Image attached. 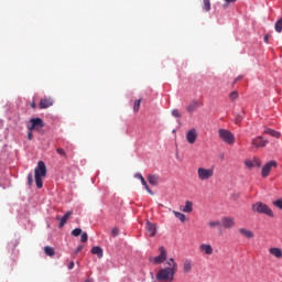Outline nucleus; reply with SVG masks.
Listing matches in <instances>:
<instances>
[{
  "label": "nucleus",
  "mask_w": 282,
  "mask_h": 282,
  "mask_svg": "<svg viewBox=\"0 0 282 282\" xmlns=\"http://www.w3.org/2000/svg\"><path fill=\"white\" fill-rule=\"evenodd\" d=\"M72 212H67L66 214H64V216L61 218L59 220V228H63V226H65V224H67V220L69 219V217H72Z\"/></svg>",
  "instance_id": "nucleus-22"
},
{
  "label": "nucleus",
  "mask_w": 282,
  "mask_h": 282,
  "mask_svg": "<svg viewBox=\"0 0 282 282\" xmlns=\"http://www.w3.org/2000/svg\"><path fill=\"white\" fill-rule=\"evenodd\" d=\"M134 177H135L137 180H140L142 186H144V188H145V191L149 193V195H153V191H151V188L149 187V184H147V180H144V176H142V174L137 173V174L134 175Z\"/></svg>",
  "instance_id": "nucleus-18"
},
{
  "label": "nucleus",
  "mask_w": 282,
  "mask_h": 282,
  "mask_svg": "<svg viewBox=\"0 0 282 282\" xmlns=\"http://www.w3.org/2000/svg\"><path fill=\"white\" fill-rule=\"evenodd\" d=\"M173 213H174L175 217L177 219H180V221H183V223L186 221V215H184V214H182L180 212H176V210H173Z\"/></svg>",
  "instance_id": "nucleus-27"
},
{
  "label": "nucleus",
  "mask_w": 282,
  "mask_h": 282,
  "mask_svg": "<svg viewBox=\"0 0 282 282\" xmlns=\"http://www.w3.org/2000/svg\"><path fill=\"white\" fill-rule=\"evenodd\" d=\"M198 250L204 256L210 257L215 250L213 249V246L210 243H200L198 247Z\"/></svg>",
  "instance_id": "nucleus-8"
},
{
  "label": "nucleus",
  "mask_w": 282,
  "mask_h": 282,
  "mask_svg": "<svg viewBox=\"0 0 282 282\" xmlns=\"http://www.w3.org/2000/svg\"><path fill=\"white\" fill-rule=\"evenodd\" d=\"M264 43H270V35H269V34H267V35L264 36Z\"/></svg>",
  "instance_id": "nucleus-42"
},
{
  "label": "nucleus",
  "mask_w": 282,
  "mask_h": 282,
  "mask_svg": "<svg viewBox=\"0 0 282 282\" xmlns=\"http://www.w3.org/2000/svg\"><path fill=\"white\" fill-rule=\"evenodd\" d=\"M47 175V166L45 162L39 161L37 166L34 169V178L37 188L43 186V177Z\"/></svg>",
  "instance_id": "nucleus-2"
},
{
  "label": "nucleus",
  "mask_w": 282,
  "mask_h": 282,
  "mask_svg": "<svg viewBox=\"0 0 282 282\" xmlns=\"http://www.w3.org/2000/svg\"><path fill=\"white\" fill-rule=\"evenodd\" d=\"M209 228H219L221 226V221L219 220H212L208 223Z\"/></svg>",
  "instance_id": "nucleus-30"
},
{
  "label": "nucleus",
  "mask_w": 282,
  "mask_h": 282,
  "mask_svg": "<svg viewBox=\"0 0 282 282\" xmlns=\"http://www.w3.org/2000/svg\"><path fill=\"white\" fill-rule=\"evenodd\" d=\"M141 102H142V99H138V100L134 101V104H133V111H134V113H138L140 111Z\"/></svg>",
  "instance_id": "nucleus-29"
},
{
  "label": "nucleus",
  "mask_w": 282,
  "mask_h": 282,
  "mask_svg": "<svg viewBox=\"0 0 282 282\" xmlns=\"http://www.w3.org/2000/svg\"><path fill=\"white\" fill-rule=\"evenodd\" d=\"M172 116H173L174 118H182V112H180L178 109H173V110H172Z\"/></svg>",
  "instance_id": "nucleus-35"
},
{
  "label": "nucleus",
  "mask_w": 282,
  "mask_h": 282,
  "mask_svg": "<svg viewBox=\"0 0 282 282\" xmlns=\"http://www.w3.org/2000/svg\"><path fill=\"white\" fill-rule=\"evenodd\" d=\"M200 106H202V102H199V100L197 99H194L186 106L185 109L187 113H193L194 111H197V109H199Z\"/></svg>",
  "instance_id": "nucleus-13"
},
{
  "label": "nucleus",
  "mask_w": 282,
  "mask_h": 282,
  "mask_svg": "<svg viewBox=\"0 0 282 282\" xmlns=\"http://www.w3.org/2000/svg\"><path fill=\"white\" fill-rule=\"evenodd\" d=\"M44 252H45V254H46L47 257H54V254L56 253V252L54 251V248H52V247H50V246H46V247L44 248Z\"/></svg>",
  "instance_id": "nucleus-26"
},
{
  "label": "nucleus",
  "mask_w": 282,
  "mask_h": 282,
  "mask_svg": "<svg viewBox=\"0 0 282 282\" xmlns=\"http://www.w3.org/2000/svg\"><path fill=\"white\" fill-rule=\"evenodd\" d=\"M203 10L205 12H210V0H203Z\"/></svg>",
  "instance_id": "nucleus-28"
},
{
  "label": "nucleus",
  "mask_w": 282,
  "mask_h": 282,
  "mask_svg": "<svg viewBox=\"0 0 282 282\" xmlns=\"http://www.w3.org/2000/svg\"><path fill=\"white\" fill-rule=\"evenodd\" d=\"M31 108L36 109V102L35 101L31 102Z\"/></svg>",
  "instance_id": "nucleus-46"
},
{
  "label": "nucleus",
  "mask_w": 282,
  "mask_h": 282,
  "mask_svg": "<svg viewBox=\"0 0 282 282\" xmlns=\"http://www.w3.org/2000/svg\"><path fill=\"white\" fill-rule=\"evenodd\" d=\"M253 213H259V215H267L268 217H274V212L264 203L258 202L252 205Z\"/></svg>",
  "instance_id": "nucleus-4"
},
{
  "label": "nucleus",
  "mask_w": 282,
  "mask_h": 282,
  "mask_svg": "<svg viewBox=\"0 0 282 282\" xmlns=\"http://www.w3.org/2000/svg\"><path fill=\"white\" fill-rule=\"evenodd\" d=\"M88 239H89V236L87 235V232L82 234V238H80L82 243H87Z\"/></svg>",
  "instance_id": "nucleus-36"
},
{
  "label": "nucleus",
  "mask_w": 282,
  "mask_h": 282,
  "mask_svg": "<svg viewBox=\"0 0 282 282\" xmlns=\"http://www.w3.org/2000/svg\"><path fill=\"white\" fill-rule=\"evenodd\" d=\"M273 206H275V208H279L280 210H282V199L279 198L276 200H273Z\"/></svg>",
  "instance_id": "nucleus-34"
},
{
  "label": "nucleus",
  "mask_w": 282,
  "mask_h": 282,
  "mask_svg": "<svg viewBox=\"0 0 282 282\" xmlns=\"http://www.w3.org/2000/svg\"><path fill=\"white\" fill-rule=\"evenodd\" d=\"M165 268L160 269L156 273V281L159 282H173L175 281V274H177V262H175V259L170 258L165 262Z\"/></svg>",
  "instance_id": "nucleus-1"
},
{
  "label": "nucleus",
  "mask_w": 282,
  "mask_h": 282,
  "mask_svg": "<svg viewBox=\"0 0 282 282\" xmlns=\"http://www.w3.org/2000/svg\"><path fill=\"white\" fill-rule=\"evenodd\" d=\"M183 272L184 274H191V272H193V260L191 259L184 260Z\"/></svg>",
  "instance_id": "nucleus-19"
},
{
  "label": "nucleus",
  "mask_w": 282,
  "mask_h": 282,
  "mask_svg": "<svg viewBox=\"0 0 282 282\" xmlns=\"http://www.w3.org/2000/svg\"><path fill=\"white\" fill-rule=\"evenodd\" d=\"M145 228L148 232H150V237H155V235H158V225L148 220L145 224Z\"/></svg>",
  "instance_id": "nucleus-17"
},
{
  "label": "nucleus",
  "mask_w": 282,
  "mask_h": 282,
  "mask_svg": "<svg viewBox=\"0 0 282 282\" xmlns=\"http://www.w3.org/2000/svg\"><path fill=\"white\" fill-rule=\"evenodd\" d=\"M43 127H45L43 119L35 118L30 120V124L28 126V129L29 131H39V129H43Z\"/></svg>",
  "instance_id": "nucleus-7"
},
{
  "label": "nucleus",
  "mask_w": 282,
  "mask_h": 282,
  "mask_svg": "<svg viewBox=\"0 0 282 282\" xmlns=\"http://www.w3.org/2000/svg\"><path fill=\"white\" fill-rule=\"evenodd\" d=\"M159 252H160L159 256L154 258H150V261H152V263H155V265H160L164 263V261H166V258H167V252L164 247H159Z\"/></svg>",
  "instance_id": "nucleus-6"
},
{
  "label": "nucleus",
  "mask_w": 282,
  "mask_h": 282,
  "mask_svg": "<svg viewBox=\"0 0 282 282\" xmlns=\"http://www.w3.org/2000/svg\"><path fill=\"white\" fill-rule=\"evenodd\" d=\"M183 213H193V202L186 200Z\"/></svg>",
  "instance_id": "nucleus-25"
},
{
  "label": "nucleus",
  "mask_w": 282,
  "mask_h": 282,
  "mask_svg": "<svg viewBox=\"0 0 282 282\" xmlns=\"http://www.w3.org/2000/svg\"><path fill=\"white\" fill-rule=\"evenodd\" d=\"M270 254L275 257L276 259H282V250L281 248L273 247L269 249Z\"/></svg>",
  "instance_id": "nucleus-21"
},
{
  "label": "nucleus",
  "mask_w": 282,
  "mask_h": 282,
  "mask_svg": "<svg viewBox=\"0 0 282 282\" xmlns=\"http://www.w3.org/2000/svg\"><path fill=\"white\" fill-rule=\"evenodd\" d=\"M229 98L230 100H237V98H239V93H237V90L231 91Z\"/></svg>",
  "instance_id": "nucleus-32"
},
{
  "label": "nucleus",
  "mask_w": 282,
  "mask_h": 282,
  "mask_svg": "<svg viewBox=\"0 0 282 282\" xmlns=\"http://www.w3.org/2000/svg\"><path fill=\"white\" fill-rule=\"evenodd\" d=\"M226 4H224V8H228V3H235L237 0H225Z\"/></svg>",
  "instance_id": "nucleus-40"
},
{
  "label": "nucleus",
  "mask_w": 282,
  "mask_h": 282,
  "mask_svg": "<svg viewBox=\"0 0 282 282\" xmlns=\"http://www.w3.org/2000/svg\"><path fill=\"white\" fill-rule=\"evenodd\" d=\"M56 153H58V155H61L62 158H67V153L63 148H57Z\"/></svg>",
  "instance_id": "nucleus-33"
},
{
  "label": "nucleus",
  "mask_w": 282,
  "mask_h": 282,
  "mask_svg": "<svg viewBox=\"0 0 282 282\" xmlns=\"http://www.w3.org/2000/svg\"><path fill=\"white\" fill-rule=\"evenodd\" d=\"M243 120V116H241V115H238L237 117H236V124H241V121Z\"/></svg>",
  "instance_id": "nucleus-39"
},
{
  "label": "nucleus",
  "mask_w": 282,
  "mask_h": 282,
  "mask_svg": "<svg viewBox=\"0 0 282 282\" xmlns=\"http://www.w3.org/2000/svg\"><path fill=\"white\" fill-rule=\"evenodd\" d=\"M261 159L259 158H253L252 160H246L245 161V166L248 169H261Z\"/></svg>",
  "instance_id": "nucleus-9"
},
{
  "label": "nucleus",
  "mask_w": 282,
  "mask_h": 282,
  "mask_svg": "<svg viewBox=\"0 0 282 282\" xmlns=\"http://www.w3.org/2000/svg\"><path fill=\"white\" fill-rule=\"evenodd\" d=\"M34 138V134L32 133V130L28 132V140H32Z\"/></svg>",
  "instance_id": "nucleus-41"
},
{
  "label": "nucleus",
  "mask_w": 282,
  "mask_h": 282,
  "mask_svg": "<svg viewBox=\"0 0 282 282\" xmlns=\"http://www.w3.org/2000/svg\"><path fill=\"white\" fill-rule=\"evenodd\" d=\"M186 140L188 144H195V142H197V130L195 128L187 131Z\"/></svg>",
  "instance_id": "nucleus-11"
},
{
  "label": "nucleus",
  "mask_w": 282,
  "mask_h": 282,
  "mask_svg": "<svg viewBox=\"0 0 282 282\" xmlns=\"http://www.w3.org/2000/svg\"><path fill=\"white\" fill-rule=\"evenodd\" d=\"M80 250H83V246H79V247H77V249H76V254H78V252H80Z\"/></svg>",
  "instance_id": "nucleus-45"
},
{
  "label": "nucleus",
  "mask_w": 282,
  "mask_h": 282,
  "mask_svg": "<svg viewBox=\"0 0 282 282\" xmlns=\"http://www.w3.org/2000/svg\"><path fill=\"white\" fill-rule=\"evenodd\" d=\"M270 141L263 139V137H257L254 139H252L251 144H253V147H256V149H261L263 147H265Z\"/></svg>",
  "instance_id": "nucleus-12"
},
{
  "label": "nucleus",
  "mask_w": 282,
  "mask_h": 282,
  "mask_svg": "<svg viewBox=\"0 0 282 282\" xmlns=\"http://www.w3.org/2000/svg\"><path fill=\"white\" fill-rule=\"evenodd\" d=\"M68 270H74V261H70L68 264Z\"/></svg>",
  "instance_id": "nucleus-43"
},
{
  "label": "nucleus",
  "mask_w": 282,
  "mask_h": 282,
  "mask_svg": "<svg viewBox=\"0 0 282 282\" xmlns=\"http://www.w3.org/2000/svg\"><path fill=\"white\" fill-rule=\"evenodd\" d=\"M159 181H160V177L158 175H148V182L152 186H158Z\"/></svg>",
  "instance_id": "nucleus-23"
},
{
  "label": "nucleus",
  "mask_w": 282,
  "mask_h": 282,
  "mask_svg": "<svg viewBox=\"0 0 282 282\" xmlns=\"http://www.w3.org/2000/svg\"><path fill=\"white\" fill-rule=\"evenodd\" d=\"M263 133L267 135H271V138H281V132L272 130L270 128H264Z\"/></svg>",
  "instance_id": "nucleus-20"
},
{
  "label": "nucleus",
  "mask_w": 282,
  "mask_h": 282,
  "mask_svg": "<svg viewBox=\"0 0 282 282\" xmlns=\"http://www.w3.org/2000/svg\"><path fill=\"white\" fill-rule=\"evenodd\" d=\"M118 235H120V230L117 227L112 228L111 229V236L112 237H118Z\"/></svg>",
  "instance_id": "nucleus-37"
},
{
  "label": "nucleus",
  "mask_w": 282,
  "mask_h": 282,
  "mask_svg": "<svg viewBox=\"0 0 282 282\" xmlns=\"http://www.w3.org/2000/svg\"><path fill=\"white\" fill-rule=\"evenodd\" d=\"M28 184H29V186H32V184H34V178H33L32 174L28 175Z\"/></svg>",
  "instance_id": "nucleus-38"
},
{
  "label": "nucleus",
  "mask_w": 282,
  "mask_h": 282,
  "mask_svg": "<svg viewBox=\"0 0 282 282\" xmlns=\"http://www.w3.org/2000/svg\"><path fill=\"white\" fill-rule=\"evenodd\" d=\"M72 235H73V237H80V235H83V229H80V228H75V229L72 231Z\"/></svg>",
  "instance_id": "nucleus-31"
},
{
  "label": "nucleus",
  "mask_w": 282,
  "mask_h": 282,
  "mask_svg": "<svg viewBox=\"0 0 282 282\" xmlns=\"http://www.w3.org/2000/svg\"><path fill=\"white\" fill-rule=\"evenodd\" d=\"M54 105V99L52 97H44L40 100V109H47Z\"/></svg>",
  "instance_id": "nucleus-14"
},
{
  "label": "nucleus",
  "mask_w": 282,
  "mask_h": 282,
  "mask_svg": "<svg viewBox=\"0 0 282 282\" xmlns=\"http://www.w3.org/2000/svg\"><path fill=\"white\" fill-rule=\"evenodd\" d=\"M239 80H243V76H238V77L235 79L234 83H237V82H239Z\"/></svg>",
  "instance_id": "nucleus-44"
},
{
  "label": "nucleus",
  "mask_w": 282,
  "mask_h": 282,
  "mask_svg": "<svg viewBox=\"0 0 282 282\" xmlns=\"http://www.w3.org/2000/svg\"><path fill=\"white\" fill-rule=\"evenodd\" d=\"M218 135L225 144H235V134L230 130L220 129L218 130Z\"/></svg>",
  "instance_id": "nucleus-5"
},
{
  "label": "nucleus",
  "mask_w": 282,
  "mask_h": 282,
  "mask_svg": "<svg viewBox=\"0 0 282 282\" xmlns=\"http://www.w3.org/2000/svg\"><path fill=\"white\" fill-rule=\"evenodd\" d=\"M196 173L200 182H208V180H213V177L215 176V169H206L200 166L197 169Z\"/></svg>",
  "instance_id": "nucleus-3"
},
{
  "label": "nucleus",
  "mask_w": 282,
  "mask_h": 282,
  "mask_svg": "<svg viewBox=\"0 0 282 282\" xmlns=\"http://www.w3.org/2000/svg\"><path fill=\"white\" fill-rule=\"evenodd\" d=\"M272 166L276 169V161H269L268 163L264 164L261 171L262 177H268V175H270V171H272Z\"/></svg>",
  "instance_id": "nucleus-10"
},
{
  "label": "nucleus",
  "mask_w": 282,
  "mask_h": 282,
  "mask_svg": "<svg viewBox=\"0 0 282 282\" xmlns=\"http://www.w3.org/2000/svg\"><path fill=\"white\" fill-rule=\"evenodd\" d=\"M238 232L241 237H245V239H254V232L248 228H239Z\"/></svg>",
  "instance_id": "nucleus-16"
},
{
  "label": "nucleus",
  "mask_w": 282,
  "mask_h": 282,
  "mask_svg": "<svg viewBox=\"0 0 282 282\" xmlns=\"http://www.w3.org/2000/svg\"><path fill=\"white\" fill-rule=\"evenodd\" d=\"M223 228L230 229L235 228V218L232 217H223L221 218Z\"/></svg>",
  "instance_id": "nucleus-15"
},
{
  "label": "nucleus",
  "mask_w": 282,
  "mask_h": 282,
  "mask_svg": "<svg viewBox=\"0 0 282 282\" xmlns=\"http://www.w3.org/2000/svg\"><path fill=\"white\" fill-rule=\"evenodd\" d=\"M91 253L96 254L98 259H102V248L100 247H93L91 248Z\"/></svg>",
  "instance_id": "nucleus-24"
}]
</instances>
